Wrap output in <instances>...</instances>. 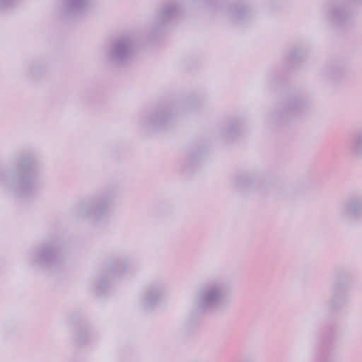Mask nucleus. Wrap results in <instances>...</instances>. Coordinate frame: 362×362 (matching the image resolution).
I'll list each match as a JSON object with an SVG mask.
<instances>
[{
	"mask_svg": "<svg viewBox=\"0 0 362 362\" xmlns=\"http://www.w3.org/2000/svg\"><path fill=\"white\" fill-rule=\"evenodd\" d=\"M230 293V286L221 279H215L203 285L198 291L194 309L204 312L216 308L228 300Z\"/></svg>",
	"mask_w": 362,
	"mask_h": 362,
	"instance_id": "f257e3e1",
	"label": "nucleus"
},
{
	"mask_svg": "<svg viewBox=\"0 0 362 362\" xmlns=\"http://www.w3.org/2000/svg\"><path fill=\"white\" fill-rule=\"evenodd\" d=\"M339 218L346 221L362 216V198L354 197L341 204L339 209Z\"/></svg>",
	"mask_w": 362,
	"mask_h": 362,
	"instance_id": "f03ea898",
	"label": "nucleus"
},
{
	"mask_svg": "<svg viewBox=\"0 0 362 362\" xmlns=\"http://www.w3.org/2000/svg\"><path fill=\"white\" fill-rule=\"evenodd\" d=\"M351 150L352 154L357 158L362 157V131L354 135Z\"/></svg>",
	"mask_w": 362,
	"mask_h": 362,
	"instance_id": "7ed1b4c3",
	"label": "nucleus"
},
{
	"mask_svg": "<svg viewBox=\"0 0 362 362\" xmlns=\"http://www.w3.org/2000/svg\"><path fill=\"white\" fill-rule=\"evenodd\" d=\"M343 291L342 287L340 284H337L335 288L334 295L331 300V303L334 305L335 303V301L338 299L340 293Z\"/></svg>",
	"mask_w": 362,
	"mask_h": 362,
	"instance_id": "20e7f679",
	"label": "nucleus"
},
{
	"mask_svg": "<svg viewBox=\"0 0 362 362\" xmlns=\"http://www.w3.org/2000/svg\"><path fill=\"white\" fill-rule=\"evenodd\" d=\"M170 12H168V11H164L163 13H162V16H169L170 15Z\"/></svg>",
	"mask_w": 362,
	"mask_h": 362,
	"instance_id": "39448f33",
	"label": "nucleus"
}]
</instances>
